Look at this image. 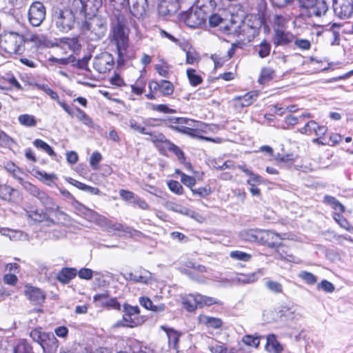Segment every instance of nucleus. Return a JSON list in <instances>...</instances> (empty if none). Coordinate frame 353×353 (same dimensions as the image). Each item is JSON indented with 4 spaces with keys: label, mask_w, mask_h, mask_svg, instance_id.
I'll return each instance as SVG.
<instances>
[{
    "label": "nucleus",
    "mask_w": 353,
    "mask_h": 353,
    "mask_svg": "<svg viewBox=\"0 0 353 353\" xmlns=\"http://www.w3.org/2000/svg\"><path fill=\"white\" fill-rule=\"evenodd\" d=\"M230 256L234 260L242 261L245 262L249 261L252 258V256L250 254L240 250L230 252Z\"/></svg>",
    "instance_id": "37998d69"
},
{
    "label": "nucleus",
    "mask_w": 353,
    "mask_h": 353,
    "mask_svg": "<svg viewBox=\"0 0 353 353\" xmlns=\"http://www.w3.org/2000/svg\"><path fill=\"white\" fill-rule=\"evenodd\" d=\"M55 46L59 47L62 49H65V47H68V48H69L73 52L79 50L81 48V45L79 43V39L77 37L60 38L57 41Z\"/></svg>",
    "instance_id": "aec40b11"
},
{
    "label": "nucleus",
    "mask_w": 353,
    "mask_h": 353,
    "mask_svg": "<svg viewBox=\"0 0 353 353\" xmlns=\"http://www.w3.org/2000/svg\"><path fill=\"white\" fill-rule=\"evenodd\" d=\"M187 76L192 86H196L202 82V78L200 75L196 74V70L192 68L187 70Z\"/></svg>",
    "instance_id": "58836bf2"
},
{
    "label": "nucleus",
    "mask_w": 353,
    "mask_h": 353,
    "mask_svg": "<svg viewBox=\"0 0 353 353\" xmlns=\"http://www.w3.org/2000/svg\"><path fill=\"white\" fill-rule=\"evenodd\" d=\"M273 70L270 68L263 69L261 73L259 82L262 83L263 81L271 79L273 77Z\"/></svg>",
    "instance_id": "e2e57ef3"
},
{
    "label": "nucleus",
    "mask_w": 353,
    "mask_h": 353,
    "mask_svg": "<svg viewBox=\"0 0 353 353\" xmlns=\"http://www.w3.org/2000/svg\"><path fill=\"white\" fill-rule=\"evenodd\" d=\"M265 274L263 269H259L254 272L250 274H239L236 276L235 281L242 284H249L256 281Z\"/></svg>",
    "instance_id": "6ab92c4d"
},
{
    "label": "nucleus",
    "mask_w": 353,
    "mask_h": 353,
    "mask_svg": "<svg viewBox=\"0 0 353 353\" xmlns=\"http://www.w3.org/2000/svg\"><path fill=\"white\" fill-rule=\"evenodd\" d=\"M287 20L285 17L281 15L276 14L274 17V28H285V24Z\"/></svg>",
    "instance_id": "0e129e2a"
},
{
    "label": "nucleus",
    "mask_w": 353,
    "mask_h": 353,
    "mask_svg": "<svg viewBox=\"0 0 353 353\" xmlns=\"http://www.w3.org/2000/svg\"><path fill=\"white\" fill-rule=\"evenodd\" d=\"M271 50V45L265 40L263 41L259 46V56L261 58H265L268 57Z\"/></svg>",
    "instance_id": "a18cd8bd"
},
{
    "label": "nucleus",
    "mask_w": 353,
    "mask_h": 353,
    "mask_svg": "<svg viewBox=\"0 0 353 353\" xmlns=\"http://www.w3.org/2000/svg\"><path fill=\"white\" fill-rule=\"evenodd\" d=\"M102 159V156L99 152H94L90 158V164L93 170L99 168V163Z\"/></svg>",
    "instance_id": "5fc2aeb1"
},
{
    "label": "nucleus",
    "mask_w": 353,
    "mask_h": 353,
    "mask_svg": "<svg viewBox=\"0 0 353 353\" xmlns=\"http://www.w3.org/2000/svg\"><path fill=\"white\" fill-rule=\"evenodd\" d=\"M128 125L134 131H137L142 134H149L150 132L147 130V129L144 127H142L136 120L132 119H130L128 123Z\"/></svg>",
    "instance_id": "3c124183"
},
{
    "label": "nucleus",
    "mask_w": 353,
    "mask_h": 353,
    "mask_svg": "<svg viewBox=\"0 0 353 353\" xmlns=\"http://www.w3.org/2000/svg\"><path fill=\"white\" fill-rule=\"evenodd\" d=\"M16 192L14 188L7 185H0V199L10 201L12 194Z\"/></svg>",
    "instance_id": "e433bc0d"
},
{
    "label": "nucleus",
    "mask_w": 353,
    "mask_h": 353,
    "mask_svg": "<svg viewBox=\"0 0 353 353\" xmlns=\"http://www.w3.org/2000/svg\"><path fill=\"white\" fill-rule=\"evenodd\" d=\"M296 4L301 10H304L310 17H321L328 9L324 0H296Z\"/></svg>",
    "instance_id": "0eeeda50"
},
{
    "label": "nucleus",
    "mask_w": 353,
    "mask_h": 353,
    "mask_svg": "<svg viewBox=\"0 0 353 353\" xmlns=\"http://www.w3.org/2000/svg\"><path fill=\"white\" fill-rule=\"evenodd\" d=\"M169 189L176 194H183V187L179 181L171 180L168 183Z\"/></svg>",
    "instance_id": "6e6d98bb"
},
{
    "label": "nucleus",
    "mask_w": 353,
    "mask_h": 353,
    "mask_svg": "<svg viewBox=\"0 0 353 353\" xmlns=\"http://www.w3.org/2000/svg\"><path fill=\"white\" fill-rule=\"evenodd\" d=\"M208 18H209V23L212 27H216L223 23V19L217 14L208 15Z\"/></svg>",
    "instance_id": "774afa93"
},
{
    "label": "nucleus",
    "mask_w": 353,
    "mask_h": 353,
    "mask_svg": "<svg viewBox=\"0 0 353 353\" xmlns=\"http://www.w3.org/2000/svg\"><path fill=\"white\" fill-rule=\"evenodd\" d=\"M75 209L78 211V212L82 215L85 219L90 221H94L98 219L99 215L94 212V210L86 208L83 204L76 202L75 203Z\"/></svg>",
    "instance_id": "393cba45"
},
{
    "label": "nucleus",
    "mask_w": 353,
    "mask_h": 353,
    "mask_svg": "<svg viewBox=\"0 0 353 353\" xmlns=\"http://www.w3.org/2000/svg\"><path fill=\"white\" fill-rule=\"evenodd\" d=\"M33 145L38 149H41L46 152L49 156L54 157L57 156L53 149L45 141L41 139H37L34 141Z\"/></svg>",
    "instance_id": "72a5a7b5"
},
{
    "label": "nucleus",
    "mask_w": 353,
    "mask_h": 353,
    "mask_svg": "<svg viewBox=\"0 0 353 353\" xmlns=\"http://www.w3.org/2000/svg\"><path fill=\"white\" fill-rule=\"evenodd\" d=\"M208 349L212 353H227L228 349L225 345L219 341H212L208 345Z\"/></svg>",
    "instance_id": "ea45409f"
},
{
    "label": "nucleus",
    "mask_w": 353,
    "mask_h": 353,
    "mask_svg": "<svg viewBox=\"0 0 353 353\" xmlns=\"http://www.w3.org/2000/svg\"><path fill=\"white\" fill-rule=\"evenodd\" d=\"M119 196L123 200L132 203H134L135 198L137 196L134 192L126 190H121L119 191Z\"/></svg>",
    "instance_id": "4d7b16f0"
},
{
    "label": "nucleus",
    "mask_w": 353,
    "mask_h": 353,
    "mask_svg": "<svg viewBox=\"0 0 353 353\" xmlns=\"http://www.w3.org/2000/svg\"><path fill=\"white\" fill-rule=\"evenodd\" d=\"M208 17V13L202 7L192 8L183 17L185 23L190 28H196L203 25Z\"/></svg>",
    "instance_id": "1a4fd4ad"
},
{
    "label": "nucleus",
    "mask_w": 353,
    "mask_h": 353,
    "mask_svg": "<svg viewBox=\"0 0 353 353\" xmlns=\"http://www.w3.org/2000/svg\"><path fill=\"white\" fill-rule=\"evenodd\" d=\"M155 69L161 77H168L169 65L166 62L163 61V65H156Z\"/></svg>",
    "instance_id": "338daca9"
},
{
    "label": "nucleus",
    "mask_w": 353,
    "mask_h": 353,
    "mask_svg": "<svg viewBox=\"0 0 353 353\" xmlns=\"http://www.w3.org/2000/svg\"><path fill=\"white\" fill-rule=\"evenodd\" d=\"M114 63L112 55L108 52H103L94 58L93 67L99 73L104 74L113 68Z\"/></svg>",
    "instance_id": "9b49d317"
},
{
    "label": "nucleus",
    "mask_w": 353,
    "mask_h": 353,
    "mask_svg": "<svg viewBox=\"0 0 353 353\" xmlns=\"http://www.w3.org/2000/svg\"><path fill=\"white\" fill-rule=\"evenodd\" d=\"M73 10L63 3H54L52 9V26L58 32L68 33L74 28L76 19Z\"/></svg>",
    "instance_id": "f03ea898"
},
{
    "label": "nucleus",
    "mask_w": 353,
    "mask_h": 353,
    "mask_svg": "<svg viewBox=\"0 0 353 353\" xmlns=\"http://www.w3.org/2000/svg\"><path fill=\"white\" fill-rule=\"evenodd\" d=\"M78 276L82 279L90 280L93 276V271L89 268H81L77 272Z\"/></svg>",
    "instance_id": "052dcab7"
},
{
    "label": "nucleus",
    "mask_w": 353,
    "mask_h": 353,
    "mask_svg": "<svg viewBox=\"0 0 353 353\" xmlns=\"http://www.w3.org/2000/svg\"><path fill=\"white\" fill-rule=\"evenodd\" d=\"M19 183L21 184L23 188L28 191L30 194L37 198V196L40 194V193L42 192L39 188H38L37 186L34 185L33 184L30 183L28 181H25L22 179V181H19Z\"/></svg>",
    "instance_id": "4c0bfd02"
},
{
    "label": "nucleus",
    "mask_w": 353,
    "mask_h": 353,
    "mask_svg": "<svg viewBox=\"0 0 353 353\" xmlns=\"http://www.w3.org/2000/svg\"><path fill=\"white\" fill-rule=\"evenodd\" d=\"M265 285L268 290L275 294L281 293L283 292L282 285L277 281L268 279L265 283Z\"/></svg>",
    "instance_id": "79ce46f5"
},
{
    "label": "nucleus",
    "mask_w": 353,
    "mask_h": 353,
    "mask_svg": "<svg viewBox=\"0 0 353 353\" xmlns=\"http://www.w3.org/2000/svg\"><path fill=\"white\" fill-rule=\"evenodd\" d=\"M77 274V270L73 268H63L57 274V280L64 284L68 283Z\"/></svg>",
    "instance_id": "b1692460"
},
{
    "label": "nucleus",
    "mask_w": 353,
    "mask_h": 353,
    "mask_svg": "<svg viewBox=\"0 0 353 353\" xmlns=\"http://www.w3.org/2000/svg\"><path fill=\"white\" fill-rule=\"evenodd\" d=\"M267 343L265 348L268 352H282L283 347L276 340L274 334H269L266 337Z\"/></svg>",
    "instance_id": "cd10ccee"
},
{
    "label": "nucleus",
    "mask_w": 353,
    "mask_h": 353,
    "mask_svg": "<svg viewBox=\"0 0 353 353\" xmlns=\"http://www.w3.org/2000/svg\"><path fill=\"white\" fill-rule=\"evenodd\" d=\"M323 201L327 205H330L334 210L333 219L343 229L348 232L353 231V227L350 224L347 220L341 214L345 211V207L334 196L325 195Z\"/></svg>",
    "instance_id": "423d86ee"
},
{
    "label": "nucleus",
    "mask_w": 353,
    "mask_h": 353,
    "mask_svg": "<svg viewBox=\"0 0 353 353\" xmlns=\"http://www.w3.org/2000/svg\"><path fill=\"white\" fill-rule=\"evenodd\" d=\"M14 353H33L32 347L26 341H21L14 348Z\"/></svg>",
    "instance_id": "49530a36"
},
{
    "label": "nucleus",
    "mask_w": 353,
    "mask_h": 353,
    "mask_svg": "<svg viewBox=\"0 0 353 353\" xmlns=\"http://www.w3.org/2000/svg\"><path fill=\"white\" fill-rule=\"evenodd\" d=\"M183 305L189 312L194 311L198 306H210L222 305V302L216 298L207 296L201 294H190L183 299Z\"/></svg>",
    "instance_id": "39448f33"
},
{
    "label": "nucleus",
    "mask_w": 353,
    "mask_h": 353,
    "mask_svg": "<svg viewBox=\"0 0 353 353\" xmlns=\"http://www.w3.org/2000/svg\"><path fill=\"white\" fill-rule=\"evenodd\" d=\"M163 329L165 331L167 334L169 347L174 350H176L178 347V342L179 340L180 334L177 331L172 328H165L163 327Z\"/></svg>",
    "instance_id": "c85d7f7f"
},
{
    "label": "nucleus",
    "mask_w": 353,
    "mask_h": 353,
    "mask_svg": "<svg viewBox=\"0 0 353 353\" xmlns=\"http://www.w3.org/2000/svg\"><path fill=\"white\" fill-rule=\"evenodd\" d=\"M296 48L303 50H308L311 48V43L309 40L305 39H294L293 41Z\"/></svg>",
    "instance_id": "864d4df0"
},
{
    "label": "nucleus",
    "mask_w": 353,
    "mask_h": 353,
    "mask_svg": "<svg viewBox=\"0 0 353 353\" xmlns=\"http://www.w3.org/2000/svg\"><path fill=\"white\" fill-rule=\"evenodd\" d=\"M171 209L174 212H179L182 214H185L190 216H193V214H196L194 211H192L186 208L181 207L176 204L174 205Z\"/></svg>",
    "instance_id": "69168bd1"
},
{
    "label": "nucleus",
    "mask_w": 353,
    "mask_h": 353,
    "mask_svg": "<svg viewBox=\"0 0 353 353\" xmlns=\"http://www.w3.org/2000/svg\"><path fill=\"white\" fill-rule=\"evenodd\" d=\"M149 88L152 90H159L164 96L171 95L174 92L172 83L166 80H161L159 83L152 81L149 83Z\"/></svg>",
    "instance_id": "a211bd4d"
},
{
    "label": "nucleus",
    "mask_w": 353,
    "mask_h": 353,
    "mask_svg": "<svg viewBox=\"0 0 353 353\" xmlns=\"http://www.w3.org/2000/svg\"><path fill=\"white\" fill-rule=\"evenodd\" d=\"M299 276L309 285H313L317 281L316 276L307 271H301L299 274Z\"/></svg>",
    "instance_id": "09e8293b"
},
{
    "label": "nucleus",
    "mask_w": 353,
    "mask_h": 353,
    "mask_svg": "<svg viewBox=\"0 0 353 353\" xmlns=\"http://www.w3.org/2000/svg\"><path fill=\"white\" fill-rule=\"evenodd\" d=\"M11 241H28V234L20 230H12L10 234Z\"/></svg>",
    "instance_id": "8fccbe9b"
},
{
    "label": "nucleus",
    "mask_w": 353,
    "mask_h": 353,
    "mask_svg": "<svg viewBox=\"0 0 353 353\" xmlns=\"http://www.w3.org/2000/svg\"><path fill=\"white\" fill-rule=\"evenodd\" d=\"M108 297V294L105 292L94 295L93 300L94 302L97 303L99 305L103 307L105 306V302L107 301Z\"/></svg>",
    "instance_id": "680f3d73"
},
{
    "label": "nucleus",
    "mask_w": 353,
    "mask_h": 353,
    "mask_svg": "<svg viewBox=\"0 0 353 353\" xmlns=\"http://www.w3.org/2000/svg\"><path fill=\"white\" fill-rule=\"evenodd\" d=\"M25 294L34 305L42 304L46 299V295L41 289L32 285L25 287Z\"/></svg>",
    "instance_id": "f3484780"
},
{
    "label": "nucleus",
    "mask_w": 353,
    "mask_h": 353,
    "mask_svg": "<svg viewBox=\"0 0 353 353\" xmlns=\"http://www.w3.org/2000/svg\"><path fill=\"white\" fill-rule=\"evenodd\" d=\"M83 124L90 126L92 124V119L81 109L76 107L74 108V115Z\"/></svg>",
    "instance_id": "c9c22d12"
},
{
    "label": "nucleus",
    "mask_w": 353,
    "mask_h": 353,
    "mask_svg": "<svg viewBox=\"0 0 353 353\" xmlns=\"http://www.w3.org/2000/svg\"><path fill=\"white\" fill-rule=\"evenodd\" d=\"M258 92L252 91L246 93L243 96H237L234 98L236 102L235 105L240 107H248L258 97Z\"/></svg>",
    "instance_id": "412c9836"
},
{
    "label": "nucleus",
    "mask_w": 353,
    "mask_h": 353,
    "mask_svg": "<svg viewBox=\"0 0 353 353\" xmlns=\"http://www.w3.org/2000/svg\"><path fill=\"white\" fill-rule=\"evenodd\" d=\"M5 169L10 173L12 176L16 179L19 182L22 181L21 175L23 174L22 170L12 162H8L5 165Z\"/></svg>",
    "instance_id": "473e14b6"
},
{
    "label": "nucleus",
    "mask_w": 353,
    "mask_h": 353,
    "mask_svg": "<svg viewBox=\"0 0 353 353\" xmlns=\"http://www.w3.org/2000/svg\"><path fill=\"white\" fill-rule=\"evenodd\" d=\"M37 199L41 201L46 210L49 212H55L59 208V206L54 202L52 199L43 191L40 193Z\"/></svg>",
    "instance_id": "bb28decb"
},
{
    "label": "nucleus",
    "mask_w": 353,
    "mask_h": 353,
    "mask_svg": "<svg viewBox=\"0 0 353 353\" xmlns=\"http://www.w3.org/2000/svg\"><path fill=\"white\" fill-rule=\"evenodd\" d=\"M36 88L38 90H42L46 94L50 97L51 99L58 101L59 99V95L58 94L52 90L48 85L43 84V83H37Z\"/></svg>",
    "instance_id": "c03bdc74"
},
{
    "label": "nucleus",
    "mask_w": 353,
    "mask_h": 353,
    "mask_svg": "<svg viewBox=\"0 0 353 353\" xmlns=\"http://www.w3.org/2000/svg\"><path fill=\"white\" fill-rule=\"evenodd\" d=\"M54 3H65L68 9L73 10V13L85 14L86 6L83 0H57Z\"/></svg>",
    "instance_id": "4be33fe9"
},
{
    "label": "nucleus",
    "mask_w": 353,
    "mask_h": 353,
    "mask_svg": "<svg viewBox=\"0 0 353 353\" xmlns=\"http://www.w3.org/2000/svg\"><path fill=\"white\" fill-rule=\"evenodd\" d=\"M181 181L186 186L192 188L196 183V179L193 176H188L184 173L181 174Z\"/></svg>",
    "instance_id": "bf43d9fd"
},
{
    "label": "nucleus",
    "mask_w": 353,
    "mask_h": 353,
    "mask_svg": "<svg viewBox=\"0 0 353 353\" xmlns=\"http://www.w3.org/2000/svg\"><path fill=\"white\" fill-rule=\"evenodd\" d=\"M261 230H247L241 232V238L250 242H257L259 243V236Z\"/></svg>",
    "instance_id": "7c9ffc66"
},
{
    "label": "nucleus",
    "mask_w": 353,
    "mask_h": 353,
    "mask_svg": "<svg viewBox=\"0 0 353 353\" xmlns=\"http://www.w3.org/2000/svg\"><path fill=\"white\" fill-rule=\"evenodd\" d=\"M242 341L247 345L254 346L255 347H258L260 344L259 336H254L252 335L244 336Z\"/></svg>",
    "instance_id": "603ef678"
},
{
    "label": "nucleus",
    "mask_w": 353,
    "mask_h": 353,
    "mask_svg": "<svg viewBox=\"0 0 353 353\" xmlns=\"http://www.w3.org/2000/svg\"><path fill=\"white\" fill-rule=\"evenodd\" d=\"M272 6L280 9H294L296 5V0H272Z\"/></svg>",
    "instance_id": "f704fd0d"
},
{
    "label": "nucleus",
    "mask_w": 353,
    "mask_h": 353,
    "mask_svg": "<svg viewBox=\"0 0 353 353\" xmlns=\"http://www.w3.org/2000/svg\"><path fill=\"white\" fill-rule=\"evenodd\" d=\"M130 12L137 19H143L148 10V0H126Z\"/></svg>",
    "instance_id": "f8f14e48"
},
{
    "label": "nucleus",
    "mask_w": 353,
    "mask_h": 353,
    "mask_svg": "<svg viewBox=\"0 0 353 353\" xmlns=\"http://www.w3.org/2000/svg\"><path fill=\"white\" fill-rule=\"evenodd\" d=\"M317 288H321L325 292L328 293L333 292L335 290L334 285L331 282L327 280H323L321 283L318 284Z\"/></svg>",
    "instance_id": "13d9d810"
},
{
    "label": "nucleus",
    "mask_w": 353,
    "mask_h": 353,
    "mask_svg": "<svg viewBox=\"0 0 353 353\" xmlns=\"http://www.w3.org/2000/svg\"><path fill=\"white\" fill-rule=\"evenodd\" d=\"M205 325L208 327H212L214 329L220 328L223 325V321L219 318L212 317V316H205Z\"/></svg>",
    "instance_id": "de8ad7c7"
},
{
    "label": "nucleus",
    "mask_w": 353,
    "mask_h": 353,
    "mask_svg": "<svg viewBox=\"0 0 353 353\" xmlns=\"http://www.w3.org/2000/svg\"><path fill=\"white\" fill-rule=\"evenodd\" d=\"M176 1L174 3L166 0H162L158 5V13L163 17L170 16L176 10Z\"/></svg>",
    "instance_id": "5701e85b"
},
{
    "label": "nucleus",
    "mask_w": 353,
    "mask_h": 353,
    "mask_svg": "<svg viewBox=\"0 0 353 353\" xmlns=\"http://www.w3.org/2000/svg\"><path fill=\"white\" fill-rule=\"evenodd\" d=\"M130 26L137 28V23L132 17H126L120 11H114L111 17L110 39L117 50V63L124 65L128 59L127 50L129 46Z\"/></svg>",
    "instance_id": "f257e3e1"
},
{
    "label": "nucleus",
    "mask_w": 353,
    "mask_h": 353,
    "mask_svg": "<svg viewBox=\"0 0 353 353\" xmlns=\"http://www.w3.org/2000/svg\"><path fill=\"white\" fill-rule=\"evenodd\" d=\"M333 9L339 18H349L353 13V0H334Z\"/></svg>",
    "instance_id": "ddd939ff"
},
{
    "label": "nucleus",
    "mask_w": 353,
    "mask_h": 353,
    "mask_svg": "<svg viewBox=\"0 0 353 353\" xmlns=\"http://www.w3.org/2000/svg\"><path fill=\"white\" fill-rule=\"evenodd\" d=\"M221 30L223 33L232 35L240 38L241 40H245L244 38H241V36L244 34V32L246 29H250L248 26L237 24L233 20H231L230 24H225L221 26Z\"/></svg>",
    "instance_id": "dca6fc26"
},
{
    "label": "nucleus",
    "mask_w": 353,
    "mask_h": 353,
    "mask_svg": "<svg viewBox=\"0 0 353 353\" xmlns=\"http://www.w3.org/2000/svg\"><path fill=\"white\" fill-rule=\"evenodd\" d=\"M151 280L152 274L149 271L142 268L135 271V283L148 284Z\"/></svg>",
    "instance_id": "c756f323"
},
{
    "label": "nucleus",
    "mask_w": 353,
    "mask_h": 353,
    "mask_svg": "<svg viewBox=\"0 0 353 353\" xmlns=\"http://www.w3.org/2000/svg\"><path fill=\"white\" fill-rule=\"evenodd\" d=\"M34 342L38 343L44 353H56L59 347V341L54 334L41 332V329H34L30 333Z\"/></svg>",
    "instance_id": "20e7f679"
},
{
    "label": "nucleus",
    "mask_w": 353,
    "mask_h": 353,
    "mask_svg": "<svg viewBox=\"0 0 353 353\" xmlns=\"http://www.w3.org/2000/svg\"><path fill=\"white\" fill-rule=\"evenodd\" d=\"M294 40V35L291 32L283 28L274 29L273 43L276 47L288 45Z\"/></svg>",
    "instance_id": "4468645a"
},
{
    "label": "nucleus",
    "mask_w": 353,
    "mask_h": 353,
    "mask_svg": "<svg viewBox=\"0 0 353 353\" xmlns=\"http://www.w3.org/2000/svg\"><path fill=\"white\" fill-rule=\"evenodd\" d=\"M340 27V24L334 23L325 30L326 37L330 39L332 46H338L340 43V33L336 30Z\"/></svg>",
    "instance_id": "a878e982"
},
{
    "label": "nucleus",
    "mask_w": 353,
    "mask_h": 353,
    "mask_svg": "<svg viewBox=\"0 0 353 353\" xmlns=\"http://www.w3.org/2000/svg\"><path fill=\"white\" fill-rule=\"evenodd\" d=\"M46 14V8L42 3L39 1L32 3L28 10L30 23L34 27L39 26L45 19Z\"/></svg>",
    "instance_id": "9d476101"
},
{
    "label": "nucleus",
    "mask_w": 353,
    "mask_h": 353,
    "mask_svg": "<svg viewBox=\"0 0 353 353\" xmlns=\"http://www.w3.org/2000/svg\"><path fill=\"white\" fill-rule=\"evenodd\" d=\"M18 121L21 125L28 128L34 127L37 124V120L36 118L33 115L28 114L19 115Z\"/></svg>",
    "instance_id": "2f4dec72"
},
{
    "label": "nucleus",
    "mask_w": 353,
    "mask_h": 353,
    "mask_svg": "<svg viewBox=\"0 0 353 353\" xmlns=\"http://www.w3.org/2000/svg\"><path fill=\"white\" fill-rule=\"evenodd\" d=\"M82 30L90 40L98 41L105 34L107 31L106 20L95 15L83 23Z\"/></svg>",
    "instance_id": "7ed1b4c3"
},
{
    "label": "nucleus",
    "mask_w": 353,
    "mask_h": 353,
    "mask_svg": "<svg viewBox=\"0 0 353 353\" xmlns=\"http://www.w3.org/2000/svg\"><path fill=\"white\" fill-rule=\"evenodd\" d=\"M281 239L279 234L272 230H260L259 243L262 245H266L270 248H274L280 244L279 240Z\"/></svg>",
    "instance_id": "2eb2a0df"
},
{
    "label": "nucleus",
    "mask_w": 353,
    "mask_h": 353,
    "mask_svg": "<svg viewBox=\"0 0 353 353\" xmlns=\"http://www.w3.org/2000/svg\"><path fill=\"white\" fill-rule=\"evenodd\" d=\"M123 319L119 321L116 325L134 327L141 324V321L139 316L140 310L138 306H132L128 304H124L123 306Z\"/></svg>",
    "instance_id": "6e6552de"
},
{
    "label": "nucleus",
    "mask_w": 353,
    "mask_h": 353,
    "mask_svg": "<svg viewBox=\"0 0 353 353\" xmlns=\"http://www.w3.org/2000/svg\"><path fill=\"white\" fill-rule=\"evenodd\" d=\"M316 128H317V123L315 121L310 120L303 128L299 129V132L303 134L311 135L316 131Z\"/></svg>",
    "instance_id": "a19ab883"
}]
</instances>
